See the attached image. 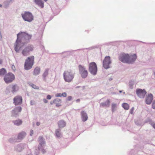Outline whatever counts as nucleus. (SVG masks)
<instances>
[{
    "mask_svg": "<svg viewBox=\"0 0 155 155\" xmlns=\"http://www.w3.org/2000/svg\"><path fill=\"white\" fill-rule=\"evenodd\" d=\"M137 58L135 54L130 55L129 54L123 52L119 54L118 59L123 63L132 64L134 63Z\"/></svg>",
    "mask_w": 155,
    "mask_h": 155,
    "instance_id": "1",
    "label": "nucleus"
},
{
    "mask_svg": "<svg viewBox=\"0 0 155 155\" xmlns=\"http://www.w3.org/2000/svg\"><path fill=\"white\" fill-rule=\"evenodd\" d=\"M75 73L71 70H68L64 71L63 74L64 79L65 82H71L74 77Z\"/></svg>",
    "mask_w": 155,
    "mask_h": 155,
    "instance_id": "2",
    "label": "nucleus"
},
{
    "mask_svg": "<svg viewBox=\"0 0 155 155\" xmlns=\"http://www.w3.org/2000/svg\"><path fill=\"white\" fill-rule=\"evenodd\" d=\"M38 141L39 142V144L38 146V149L39 150L41 151L43 154L46 152V150L44 149V146L46 143L45 139L42 136H40L38 139Z\"/></svg>",
    "mask_w": 155,
    "mask_h": 155,
    "instance_id": "3",
    "label": "nucleus"
},
{
    "mask_svg": "<svg viewBox=\"0 0 155 155\" xmlns=\"http://www.w3.org/2000/svg\"><path fill=\"white\" fill-rule=\"evenodd\" d=\"M15 79V75L12 72H9L4 76L3 80L6 84L12 82Z\"/></svg>",
    "mask_w": 155,
    "mask_h": 155,
    "instance_id": "4",
    "label": "nucleus"
},
{
    "mask_svg": "<svg viewBox=\"0 0 155 155\" xmlns=\"http://www.w3.org/2000/svg\"><path fill=\"white\" fill-rule=\"evenodd\" d=\"M88 70L91 74L93 75H95L97 74V67L95 62H92L89 63Z\"/></svg>",
    "mask_w": 155,
    "mask_h": 155,
    "instance_id": "5",
    "label": "nucleus"
},
{
    "mask_svg": "<svg viewBox=\"0 0 155 155\" xmlns=\"http://www.w3.org/2000/svg\"><path fill=\"white\" fill-rule=\"evenodd\" d=\"M79 74L81 77L83 79L86 78L88 75V72L86 69L85 67L81 64H79L78 66Z\"/></svg>",
    "mask_w": 155,
    "mask_h": 155,
    "instance_id": "6",
    "label": "nucleus"
},
{
    "mask_svg": "<svg viewBox=\"0 0 155 155\" xmlns=\"http://www.w3.org/2000/svg\"><path fill=\"white\" fill-rule=\"evenodd\" d=\"M111 63L110 57V56H105L103 61V67L106 69L110 68V65Z\"/></svg>",
    "mask_w": 155,
    "mask_h": 155,
    "instance_id": "7",
    "label": "nucleus"
},
{
    "mask_svg": "<svg viewBox=\"0 0 155 155\" xmlns=\"http://www.w3.org/2000/svg\"><path fill=\"white\" fill-rule=\"evenodd\" d=\"M22 110V108L21 106L15 107L12 111V116L17 117L19 116Z\"/></svg>",
    "mask_w": 155,
    "mask_h": 155,
    "instance_id": "8",
    "label": "nucleus"
},
{
    "mask_svg": "<svg viewBox=\"0 0 155 155\" xmlns=\"http://www.w3.org/2000/svg\"><path fill=\"white\" fill-rule=\"evenodd\" d=\"M136 93L139 98L143 99L145 97L147 92L144 89L137 88L136 89Z\"/></svg>",
    "mask_w": 155,
    "mask_h": 155,
    "instance_id": "9",
    "label": "nucleus"
},
{
    "mask_svg": "<svg viewBox=\"0 0 155 155\" xmlns=\"http://www.w3.org/2000/svg\"><path fill=\"white\" fill-rule=\"evenodd\" d=\"M20 35L17 34V38L16 40L15 43L14 45V49L16 53H18L19 51V49L18 48L20 44L21 43V38H20Z\"/></svg>",
    "mask_w": 155,
    "mask_h": 155,
    "instance_id": "10",
    "label": "nucleus"
},
{
    "mask_svg": "<svg viewBox=\"0 0 155 155\" xmlns=\"http://www.w3.org/2000/svg\"><path fill=\"white\" fill-rule=\"evenodd\" d=\"M22 98L21 96L18 95L13 98V104L15 106L21 105L22 103Z\"/></svg>",
    "mask_w": 155,
    "mask_h": 155,
    "instance_id": "11",
    "label": "nucleus"
},
{
    "mask_svg": "<svg viewBox=\"0 0 155 155\" xmlns=\"http://www.w3.org/2000/svg\"><path fill=\"white\" fill-rule=\"evenodd\" d=\"M18 35H20V37L25 40L27 42L29 41V34L25 32L21 31L18 33Z\"/></svg>",
    "mask_w": 155,
    "mask_h": 155,
    "instance_id": "12",
    "label": "nucleus"
},
{
    "mask_svg": "<svg viewBox=\"0 0 155 155\" xmlns=\"http://www.w3.org/2000/svg\"><path fill=\"white\" fill-rule=\"evenodd\" d=\"M153 96L152 94L150 93L146 96L145 99V103L147 104H150L153 100Z\"/></svg>",
    "mask_w": 155,
    "mask_h": 155,
    "instance_id": "13",
    "label": "nucleus"
},
{
    "mask_svg": "<svg viewBox=\"0 0 155 155\" xmlns=\"http://www.w3.org/2000/svg\"><path fill=\"white\" fill-rule=\"evenodd\" d=\"M34 2L41 8L44 7V2L42 0H34Z\"/></svg>",
    "mask_w": 155,
    "mask_h": 155,
    "instance_id": "14",
    "label": "nucleus"
},
{
    "mask_svg": "<svg viewBox=\"0 0 155 155\" xmlns=\"http://www.w3.org/2000/svg\"><path fill=\"white\" fill-rule=\"evenodd\" d=\"M21 15L25 21L29 22V11H26L24 14H21Z\"/></svg>",
    "mask_w": 155,
    "mask_h": 155,
    "instance_id": "15",
    "label": "nucleus"
},
{
    "mask_svg": "<svg viewBox=\"0 0 155 155\" xmlns=\"http://www.w3.org/2000/svg\"><path fill=\"white\" fill-rule=\"evenodd\" d=\"M24 146L25 145L23 144H18L15 147V150L17 151L21 152L24 149Z\"/></svg>",
    "mask_w": 155,
    "mask_h": 155,
    "instance_id": "16",
    "label": "nucleus"
},
{
    "mask_svg": "<svg viewBox=\"0 0 155 155\" xmlns=\"http://www.w3.org/2000/svg\"><path fill=\"white\" fill-rule=\"evenodd\" d=\"M81 114L82 120L83 122H84L87 120L88 119V116L85 111L84 110L81 111Z\"/></svg>",
    "mask_w": 155,
    "mask_h": 155,
    "instance_id": "17",
    "label": "nucleus"
},
{
    "mask_svg": "<svg viewBox=\"0 0 155 155\" xmlns=\"http://www.w3.org/2000/svg\"><path fill=\"white\" fill-rule=\"evenodd\" d=\"M19 89V87L17 84H13L11 85V92L13 94L16 93Z\"/></svg>",
    "mask_w": 155,
    "mask_h": 155,
    "instance_id": "18",
    "label": "nucleus"
},
{
    "mask_svg": "<svg viewBox=\"0 0 155 155\" xmlns=\"http://www.w3.org/2000/svg\"><path fill=\"white\" fill-rule=\"evenodd\" d=\"M26 135V132L24 131H22L18 133L17 138L18 140H22L24 138Z\"/></svg>",
    "mask_w": 155,
    "mask_h": 155,
    "instance_id": "19",
    "label": "nucleus"
},
{
    "mask_svg": "<svg viewBox=\"0 0 155 155\" xmlns=\"http://www.w3.org/2000/svg\"><path fill=\"white\" fill-rule=\"evenodd\" d=\"M24 69L26 70H29V57L27 58L24 64Z\"/></svg>",
    "mask_w": 155,
    "mask_h": 155,
    "instance_id": "20",
    "label": "nucleus"
},
{
    "mask_svg": "<svg viewBox=\"0 0 155 155\" xmlns=\"http://www.w3.org/2000/svg\"><path fill=\"white\" fill-rule=\"evenodd\" d=\"M14 0H6L3 3V6L5 8H7L9 6V5L10 3H12V1Z\"/></svg>",
    "mask_w": 155,
    "mask_h": 155,
    "instance_id": "21",
    "label": "nucleus"
},
{
    "mask_svg": "<svg viewBox=\"0 0 155 155\" xmlns=\"http://www.w3.org/2000/svg\"><path fill=\"white\" fill-rule=\"evenodd\" d=\"M58 127L60 128H62L66 126V123L63 120H61L58 122Z\"/></svg>",
    "mask_w": 155,
    "mask_h": 155,
    "instance_id": "22",
    "label": "nucleus"
},
{
    "mask_svg": "<svg viewBox=\"0 0 155 155\" xmlns=\"http://www.w3.org/2000/svg\"><path fill=\"white\" fill-rule=\"evenodd\" d=\"M110 103V101L109 99H107L106 101L102 102L100 104V106L101 107H104L105 106H109Z\"/></svg>",
    "mask_w": 155,
    "mask_h": 155,
    "instance_id": "23",
    "label": "nucleus"
},
{
    "mask_svg": "<svg viewBox=\"0 0 155 155\" xmlns=\"http://www.w3.org/2000/svg\"><path fill=\"white\" fill-rule=\"evenodd\" d=\"M23 55L25 56H26L29 53V46H28L27 47L25 48L22 50V52Z\"/></svg>",
    "mask_w": 155,
    "mask_h": 155,
    "instance_id": "24",
    "label": "nucleus"
},
{
    "mask_svg": "<svg viewBox=\"0 0 155 155\" xmlns=\"http://www.w3.org/2000/svg\"><path fill=\"white\" fill-rule=\"evenodd\" d=\"M12 123L15 125L17 126H19L22 123V121L21 119H18L16 120H13L12 121Z\"/></svg>",
    "mask_w": 155,
    "mask_h": 155,
    "instance_id": "25",
    "label": "nucleus"
},
{
    "mask_svg": "<svg viewBox=\"0 0 155 155\" xmlns=\"http://www.w3.org/2000/svg\"><path fill=\"white\" fill-rule=\"evenodd\" d=\"M49 70V68H46L45 69L42 74V78L44 81H46V77L48 75Z\"/></svg>",
    "mask_w": 155,
    "mask_h": 155,
    "instance_id": "26",
    "label": "nucleus"
},
{
    "mask_svg": "<svg viewBox=\"0 0 155 155\" xmlns=\"http://www.w3.org/2000/svg\"><path fill=\"white\" fill-rule=\"evenodd\" d=\"M34 56H30V69L32 68L34 63Z\"/></svg>",
    "mask_w": 155,
    "mask_h": 155,
    "instance_id": "27",
    "label": "nucleus"
},
{
    "mask_svg": "<svg viewBox=\"0 0 155 155\" xmlns=\"http://www.w3.org/2000/svg\"><path fill=\"white\" fill-rule=\"evenodd\" d=\"M7 70L4 68H2L0 69V77L5 76L7 73Z\"/></svg>",
    "mask_w": 155,
    "mask_h": 155,
    "instance_id": "28",
    "label": "nucleus"
},
{
    "mask_svg": "<svg viewBox=\"0 0 155 155\" xmlns=\"http://www.w3.org/2000/svg\"><path fill=\"white\" fill-rule=\"evenodd\" d=\"M40 70L41 69L39 67H36L33 71V74L35 75H38L40 73Z\"/></svg>",
    "mask_w": 155,
    "mask_h": 155,
    "instance_id": "29",
    "label": "nucleus"
},
{
    "mask_svg": "<svg viewBox=\"0 0 155 155\" xmlns=\"http://www.w3.org/2000/svg\"><path fill=\"white\" fill-rule=\"evenodd\" d=\"M17 138L15 137H12L9 138L8 141L9 142L12 143H14L16 142H18Z\"/></svg>",
    "mask_w": 155,
    "mask_h": 155,
    "instance_id": "30",
    "label": "nucleus"
},
{
    "mask_svg": "<svg viewBox=\"0 0 155 155\" xmlns=\"http://www.w3.org/2000/svg\"><path fill=\"white\" fill-rule=\"evenodd\" d=\"M11 85H10L6 87L5 92L6 94H8L11 92Z\"/></svg>",
    "mask_w": 155,
    "mask_h": 155,
    "instance_id": "31",
    "label": "nucleus"
},
{
    "mask_svg": "<svg viewBox=\"0 0 155 155\" xmlns=\"http://www.w3.org/2000/svg\"><path fill=\"white\" fill-rule=\"evenodd\" d=\"M61 129H58L56 130L55 132V135L56 137L58 138L60 137L61 134L60 133Z\"/></svg>",
    "mask_w": 155,
    "mask_h": 155,
    "instance_id": "32",
    "label": "nucleus"
},
{
    "mask_svg": "<svg viewBox=\"0 0 155 155\" xmlns=\"http://www.w3.org/2000/svg\"><path fill=\"white\" fill-rule=\"evenodd\" d=\"M122 106L125 110H128L129 109V104L127 103H123L122 104Z\"/></svg>",
    "mask_w": 155,
    "mask_h": 155,
    "instance_id": "33",
    "label": "nucleus"
},
{
    "mask_svg": "<svg viewBox=\"0 0 155 155\" xmlns=\"http://www.w3.org/2000/svg\"><path fill=\"white\" fill-rule=\"evenodd\" d=\"M145 123H149L152 126H153V124L154 123L153 122L152 120L150 118H147L145 120Z\"/></svg>",
    "mask_w": 155,
    "mask_h": 155,
    "instance_id": "34",
    "label": "nucleus"
},
{
    "mask_svg": "<svg viewBox=\"0 0 155 155\" xmlns=\"http://www.w3.org/2000/svg\"><path fill=\"white\" fill-rule=\"evenodd\" d=\"M30 86H31L33 88L36 89H39V87H38L36 86V85L33 84L32 83H31L30 84Z\"/></svg>",
    "mask_w": 155,
    "mask_h": 155,
    "instance_id": "35",
    "label": "nucleus"
},
{
    "mask_svg": "<svg viewBox=\"0 0 155 155\" xmlns=\"http://www.w3.org/2000/svg\"><path fill=\"white\" fill-rule=\"evenodd\" d=\"M134 81H130L129 82V86L130 88V89H133V85H134Z\"/></svg>",
    "mask_w": 155,
    "mask_h": 155,
    "instance_id": "36",
    "label": "nucleus"
},
{
    "mask_svg": "<svg viewBox=\"0 0 155 155\" xmlns=\"http://www.w3.org/2000/svg\"><path fill=\"white\" fill-rule=\"evenodd\" d=\"M117 104H116L112 103L111 105V109L112 111L113 112H114L115 110L114 109L116 107Z\"/></svg>",
    "mask_w": 155,
    "mask_h": 155,
    "instance_id": "37",
    "label": "nucleus"
},
{
    "mask_svg": "<svg viewBox=\"0 0 155 155\" xmlns=\"http://www.w3.org/2000/svg\"><path fill=\"white\" fill-rule=\"evenodd\" d=\"M34 19V16L32 13L30 12V22Z\"/></svg>",
    "mask_w": 155,
    "mask_h": 155,
    "instance_id": "38",
    "label": "nucleus"
},
{
    "mask_svg": "<svg viewBox=\"0 0 155 155\" xmlns=\"http://www.w3.org/2000/svg\"><path fill=\"white\" fill-rule=\"evenodd\" d=\"M54 101L55 102V104L58 103H61V100L58 98L55 99H54Z\"/></svg>",
    "mask_w": 155,
    "mask_h": 155,
    "instance_id": "39",
    "label": "nucleus"
},
{
    "mask_svg": "<svg viewBox=\"0 0 155 155\" xmlns=\"http://www.w3.org/2000/svg\"><path fill=\"white\" fill-rule=\"evenodd\" d=\"M152 108L153 109H155V100H154L153 102L152 105Z\"/></svg>",
    "mask_w": 155,
    "mask_h": 155,
    "instance_id": "40",
    "label": "nucleus"
},
{
    "mask_svg": "<svg viewBox=\"0 0 155 155\" xmlns=\"http://www.w3.org/2000/svg\"><path fill=\"white\" fill-rule=\"evenodd\" d=\"M134 107H133L130 110V113L131 114H132L133 113V111L134 110Z\"/></svg>",
    "mask_w": 155,
    "mask_h": 155,
    "instance_id": "41",
    "label": "nucleus"
},
{
    "mask_svg": "<svg viewBox=\"0 0 155 155\" xmlns=\"http://www.w3.org/2000/svg\"><path fill=\"white\" fill-rule=\"evenodd\" d=\"M51 97H52L51 95L48 94L46 98L48 100H50Z\"/></svg>",
    "mask_w": 155,
    "mask_h": 155,
    "instance_id": "42",
    "label": "nucleus"
},
{
    "mask_svg": "<svg viewBox=\"0 0 155 155\" xmlns=\"http://www.w3.org/2000/svg\"><path fill=\"white\" fill-rule=\"evenodd\" d=\"M72 99V97L71 96H69L68 97L67 100L68 101H71V100Z\"/></svg>",
    "mask_w": 155,
    "mask_h": 155,
    "instance_id": "43",
    "label": "nucleus"
},
{
    "mask_svg": "<svg viewBox=\"0 0 155 155\" xmlns=\"http://www.w3.org/2000/svg\"><path fill=\"white\" fill-rule=\"evenodd\" d=\"M62 96L64 97H65L67 96V93L66 92H64L61 93Z\"/></svg>",
    "mask_w": 155,
    "mask_h": 155,
    "instance_id": "44",
    "label": "nucleus"
},
{
    "mask_svg": "<svg viewBox=\"0 0 155 155\" xmlns=\"http://www.w3.org/2000/svg\"><path fill=\"white\" fill-rule=\"evenodd\" d=\"M55 96L57 97H61L62 96L61 93H58L56 94Z\"/></svg>",
    "mask_w": 155,
    "mask_h": 155,
    "instance_id": "45",
    "label": "nucleus"
},
{
    "mask_svg": "<svg viewBox=\"0 0 155 155\" xmlns=\"http://www.w3.org/2000/svg\"><path fill=\"white\" fill-rule=\"evenodd\" d=\"M33 48L32 45H30V51H32L33 50Z\"/></svg>",
    "mask_w": 155,
    "mask_h": 155,
    "instance_id": "46",
    "label": "nucleus"
},
{
    "mask_svg": "<svg viewBox=\"0 0 155 155\" xmlns=\"http://www.w3.org/2000/svg\"><path fill=\"white\" fill-rule=\"evenodd\" d=\"M99 47V46H95L91 47V49L98 48Z\"/></svg>",
    "mask_w": 155,
    "mask_h": 155,
    "instance_id": "47",
    "label": "nucleus"
},
{
    "mask_svg": "<svg viewBox=\"0 0 155 155\" xmlns=\"http://www.w3.org/2000/svg\"><path fill=\"white\" fill-rule=\"evenodd\" d=\"M33 134V130H31L30 131V136H32Z\"/></svg>",
    "mask_w": 155,
    "mask_h": 155,
    "instance_id": "48",
    "label": "nucleus"
},
{
    "mask_svg": "<svg viewBox=\"0 0 155 155\" xmlns=\"http://www.w3.org/2000/svg\"><path fill=\"white\" fill-rule=\"evenodd\" d=\"M12 68L13 70V71H15V68L14 65H12Z\"/></svg>",
    "mask_w": 155,
    "mask_h": 155,
    "instance_id": "49",
    "label": "nucleus"
},
{
    "mask_svg": "<svg viewBox=\"0 0 155 155\" xmlns=\"http://www.w3.org/2000/svg\"><path fill=\"white\" fill-rule=\"evenodd\" d=\"M43 101L45 103H47L48 102V101L45 98L43 99Z\"/></svg>",
    "mask_w": 155,
    "mask_h": 155,
    "instance_id": "50",
    "label": "nucleus"
},
{
    "mask_svg": "<svg viewBox=\"0 0 155 155\" xmlns=\"http://www.w3.org/2000/svg\"><path fill=\"white\" fill-rule=\"evenodd\" d=\"M55 101H54V100H53V101H51L50 102V104L51 105L53 104H55Z\"/></svg>",
    "mask_w": 155,
    "mask_h": 155,
    "instance_id": "51",
    "label": "nucleus"
},
{
    "mask_svg": "<svg viewBox=\"0 0 155 155\" xmlns=\"http://www.w3.org/2000/svg\"><path fill=\"white\" fill-rule=\"evenodd\" d=\"M30 104L31 105H34L35 104V102L34 101H31L30 102Z\"/></svg>",
    "mask_w": 155,
    "mask_h": 155,
    "instance_id": "52",
    "label": "nucleus"
},
{
    "mask_svg": "<svg viewBox=\"0 0 155 155\" xmlns=\"http://www.w3.org/2000/svg\"><path fill=\"white\" fill-rule=\"evenodd\" d=\"M55 104H56V106L57 107H60L61 106V104H59L58 103H56Z\"/></svg>",
    "mask_w": 155,
    "mask_h": 155,
    "instance_id": "53",
    "label": "nucleus"
},
{
    "mask_svg": "<svg viewBox=\"0 0 155 155\" xmlns=\"http://www.w3.org/2000/svg\"><path fill=\"white\" fill-rule=\"evenodd\" d=\"M40 122H37L36 123V125L37 126H39L40 125Z\"/></svg>",
    "mask_w": 155,
    "mask_h": 155,
    "instance_id": "54",
    "label": "nucleus"
},
{
    "mask_svg": "<svg viewBox=\"0 0 155 155\" xmlns=\"http://www.w3.org/2000/svg\"><path fill=\"white\" fill-rule=\"evenodd\" d=\"M36 152H35V153L36 155H38L39 154V152L37 150H36Z\"/></svg>",
    "mask_w": 155,
    "mask_h": 155,
    "instance_id": "55",
    "label": "nucleus"
},
{
    "mask_svg": "<svg viewBox=\"0 0 155 155\" xmlns=\"http://www.w3.org/2000/svg\"><path fill=\"white\" fill-rule=\"evenodd\" d=\"M80 99H78L76 100V101L77 102H79L80 101Z\"/></svg>",
    "mask_w": 155,
    "mask_h": 155,
    "instance_id": "56",
    "label": "nucleus"
},
{
    "mask_svg": "<svg viewBox=\"0 0 155 155\" xmlns=\"http://www.w3.org/2000/svg\"><path fill=\"white\" fill-rule=\"evenodd\" d=\"M3 61L2 60L0 59V65L2 63Z\"/></svg>",
    "mask_w": 155,
    "mask_h": 155,
    "instance_id": "57",
    "label": "nucleus"
},
{
    "mask_svg": "<svg viewBox=\"0 0 155 155\" xmlns=\"http://www.w3.org/2000/svg\"><path fill=\"white\" fill-rule=\"evenodd\" d=\"M2 38V35L1 31H0V40H1Z\"/></svg>",
    "mask_w": 155,
    "mask_h": 155,
    "instance_id": "58",
    "label": "nucleus"
},
{
    "mask_svg": "<svg viewBox=\"0 0 155 155\" xmlns=\"http://www.w3.org/2000/svg\"><path fill=\"white\" fill-rule=\"evenodd\" d=\"M86 86H83L82 87V90H84L86 89Z\"/></svg>",
    "mask_w": 155,
    "mask_h": 155,
    "instance_id": "59",
    "label": "nucleus"
},
{
    "mask_svg": "<svg viewBox=\"0 0 155 155\" xmlns=\"http://www.w3.org/2000/svg\"><path fill=\"white\" fill-rule=\"evenodd\" d=\"M152 126L155 129V123H154Z\"/></svg>",
    "mask_w": 155,
    "mask_h": 155,
    "instance_id": "60",
    "label": "nucleus"
},
{
    "mask_svg": "<svg viewBox=\"0 0 155 155\" xmlns=\"http://www.w3.org/2000/svg\"><path fill=\"white\" fill-rule=\"evenodd\" d=\"M112 80H113V78L111 77L109 79V80L110 81H112Z\"/></svg>",
    "mask_w": 155,
    "mask_h": 155,
    "instance_id": "61",
    "label": "nucleus"
},
{
    "mask_svg": "<svg viewBox=\"0 0 155 155\" xmlns=\"http://www.w3.org/2000/svg\"><path fill=\"white\" fill-rule=\"evenodd\" d=\"M81 87L80 86H77L76 87V88H79V87Z\"/></svg>",
    "mask_w": 155,
    "mask_h": 155,
    "instance_id": "62",
    "label": "nucleus"
},
{
    "mask_svg": "<svg viewBox=\"0 0 155 155\" xmlns=\"http://www.w3.org/2000/svg\"><path fill=\"white\" fill-rule=\"evenodd\" d=\"M32 37V35L30 34V39Z\"/></svg>",
    "mask_w": 155,
    "mask_h": 155,
    "instance_id": "63",
    "label": "nucleus"
},
{
    "mask_svg": "<svg viewBox=\"0 0 155 155\" xmlns=\"http://www.w3.org/2000/svg\"><path fill=\"white\" fill-rule=\"evenodd\" d=\"M122 90H120V91H119V93H122Z\"/></svg>",
    "mask_w": 155,
    "mask_h": 155,
    "instance_id": "64",
    "label": "nucleus"
}]
</instances>
